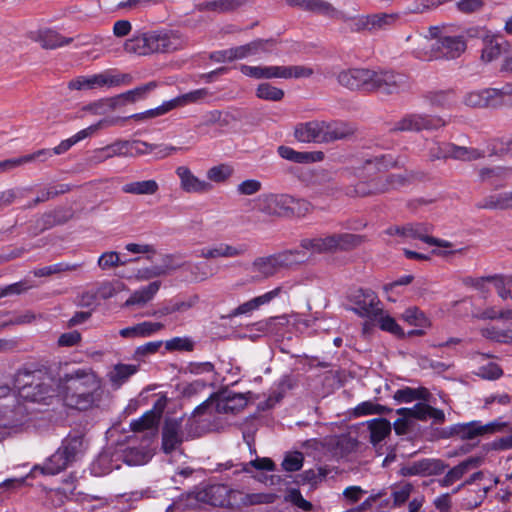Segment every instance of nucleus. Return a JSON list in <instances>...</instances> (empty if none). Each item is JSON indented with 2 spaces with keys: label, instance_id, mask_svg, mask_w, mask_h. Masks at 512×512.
Here are the masks:
<instances>
[{
  "label": "nucleus",
  "instance_id": "obj_5",
  "mask_svg": "<svg viewBox=\"0 0 512 512\" xmlns=\"http://www.w3.org/2000/svg\"><path fill=\"white\" fill-rule=\"evenodd\" d=\"M20 398L9 386H0V428H14L24 423L28 411Z\"/></svg>",
  "mask_w": 512,
  "mask_h": 512
},
{
  "label": "nucleus",
  "instance_id": "obj_63",
  "mask_svg": "<svg viewBox=\"0 0 512 512\" xmlns=\"http://www.w3.org/2000/svg\"><path fill=\"white\" fill-rule=\"evenodd\" d=\"M124 264L125 262L121 261L119 254L114 251L105 252L98 259V266L102 270H107Z\"/></svg>",
  "mask_w": 512,
  "mask_h": 512
},
{
  "label": "nucleus",
  "instance_id": "obj_53",
  "mask_svg": "<svg viewBox=\"0 0 512 512\" xmlns=\"http://www.w3.org/2000/svg\"><path fill=\"white\" fill-rule=\"evenodd\" d=\"M256 96L263 100L281 101L284 97V91L265 82L258 85Z\"/></svg>",
  "mask_w": 512,
  "mask_h": 512
},
{
  "label": "nucleus",
  "instance_id": "obj_59",
  "mask_svg": "<svg viewBox=\"0 0 512 512\" xmlns=\"http://www.w3.org/2000/svg\"><path fill=\"white\" fill-rule=\"evenodd\" d=\"M381 330L389 332L397 337H405L404 330L397 324L396 320L389 316H382L381 314L375 319Z\"/></svg>",
  "mask_w": 512,
  "mask_h": 512
},
{
  "label": "nucleus",
  "instance_id": "obj_33",
  "mask_svg": "<svg viewBox=\"0 0 512 512\" xmlns=\"http://www.w3.org/2000/svg\"><path fill=\"white\" fill-rule=\"evenodd\" d=\"M63 453L69 457L71 463L78 461L85 451L84 436L79 433L69 434L60 446Z\"/></svg>",
  "mask_w": 512,
  "mask_h": 512
},
{
  "label": "nucleus",
  "instance_id": "obj_19",
  "mask_svg": "<svg viewBox=\"0 0 512 512\" xmlns=\"http://www.w3.org/2000/svg\"><path fill=\"white\" fill-rule=\"evenodd\" d=\"M396 413L400 416L410 420L411 418L420 421H426L432 418L436 423H443L445 421V414L442 410L434 408L427 403L419 402L412 408H399Z\"/></svg>",
  "mask_w": 512,
  "mask_h": 512
},
{
  "label": "nucleus",
  "instance_id": "obj_51",
  "mask_svg": "<svg viewBox=\"0 0 512 512\" xmlns=\"http://www.w3.org/2000/svg\"><path fill=\"white\" fill-rule=\"evenodd\" d=\"M397 19L396 14L378 13L369 15L370 32L384 30L392 26Z\"/></svg>",
  "mask_w": 512,
  "mask_h": 512
},
{
  "label": "nucleus",
  "instance_id": "obj_38",
  "mask_svg": "<svg viewBox=\"0 0 512 512\" xmlns=\"http://www.w3.org/2000/svg\"><path fill=\"white\" fill-rule=\"evenodd\" d=\"M160 286V281L151 282L147 286L132 293L131 296L126 300L125 305L131 306L146 304L147 302L153 299L155 294L158 292Z\"/></svg>",
  "mask_w": 512,
  "mask_h": 512
},
{
  "label": "nucleus",
  "instance_id": "obj_41",
  "mask_svg": "<svg viewBox=\"0 0 512 512\" xmlns=\"http://www.w3.org/2000/svg\"><path fill=\"white\" fill-rule=\"evenodd\" d=\"M123 193L133 195H153L159 190V185L155 180H143L129 182L122 186Z\"/></svg>",
  "mask_w": 512,
  "mask_h": 512
},
{
  "label": "nucleus",
  "instance_id": "obj_34",
  "mask_svg": "<svg viewBox=\"0 0 512 512\" xmlns=\"http://www.w3.org/2000/svg\"><path fill=\"white\" fill-rule=\"evenodd\" d=\"M240 71L248 77L255 79H272L283 78V66H249L246 64L240 65Z\"/></svg>",
  "mask_w": 512,
  "mask_h": 512
},
{
  "label": "nucleus",
  "instance_id": "obj_15",
  "mask_svg": "<svg viewBox=\"0 0 512 512\" xmlns=\"http://www.w3.org/2000/svg\"><path fill=\"white\" fill-rule=\"evenodd\" d=\"M445 125L438 116L424 114H408L397 121L391 131L420 132L422 130H435Z\"/></svg>",
  "mask_w": 512,
  "mask_h": 512
},
{
  "label": "nucleus",
  "instance_id": "obj_49",
  "mask_svg": "<svg viewBox=\"0 0 512 512\" xmlns=\"http://www.w3.org/2000/svg\"><path fill=\"white\" fill-rule=\"evenodd\" d=\"M132 81H133V77L129 73L112 74L110 72H105V73L99 74L100 87H102V86L116 87V86H120V85H128Z\"/></svg>",
  "mask_w": 512,
  "mask_h": 512
},
{
  "label": "nucleus",
  "instance_id": "obj_57",
  "mask_svg": "<svg viewBox=\"0 0 512 512\" xmlns=\"http://www.w3.org/2000/svg\"><path fill=\"white\" fill-rule=\"evenodd\" d=\"M97 87H100L99 74L90 77L80 76L68 83L70 90H90Z\"/></svg>",
  "mask_w": 512,
  "mask_h": 512
},
{
  "label": "nucleus",
  "instance_id": "obj_45",
  "mask_svg": "<svg viewBox=\"0 0 512 512\" xmlns=\"http://www.w3.org/2000/svg\"><path fill=\"white\" fill-rule=\"evenodd\" d=\"M407 233V238L418 239L426 244L431 239V233L433 231V225L426 222L421 223H408L404 229Z\"/></svg>",
  "mask_w": 512,
  "mask_h": 512
},
{
  "label": "nucleus",
  "instance_id": "obj_37",
  "mask_svg": "<svg viewBox=\"0 0 512 512\" xmlns=\"http://www.w3.org/2000/svg\"><path fill=\"white\" fill-rule=\"evenodd\" d=\"M403 161L400 156H394L392 154H381L368 158L364 161L363 168L368 169L373 166L378 171H386L391 168H397L403 166Z\"/></svg>",
  "mask_w": 512,
  "mask_h": 512
},
{
  "label": "nucleus",
  "instance_id": "obj_27",
  "mask_svg": "<svg viewBox=\"0 0 512 512\" xmlns=\"http://www.w3.org/2000/svg\"><path fill=\"white\" fill-rule=\"evenodd\" d=\"M73 216L74 211L71 207L58 206L42 214L37 223L41 231H45L55 226L66 224Z\"/></svg>",
  "mask_w": 512,
  "mask_h": 512
},
{
  "label": "nucleus",
  "instance_id": "obj_32",
  "mask_svg": "<svg viewBox=\"0 0 512 512\" xmlns=\"http://www.w3.org/2000/svg\"><path fill=\"white\" fill-rule=\"evenodd\" d=\"M69 457H67L60 447L52 454L43 466H35L34 471L40 470L42 474L56 475L71 465Z\"/></svg>",
  "mask_w": 512,
  "mask_h": 512
},
{
  "label": "nucleus",
  "instance_id": "obj_18",
  "mask_svg": "<svg viewBox=\"0 0 512 512\" xmlns=\"http://www.w3.org/2000/svg\"><path fill=\"white\" fill-rule=\"evenodd\" d=\"M118 120L119 119H102V120L98 121L96 124H93L85 129L79 131L72 137L61 141L60 144L58 146H56L52 151L48 150L49 153H47V155L51 156L52 153L56 154V155L63 154L66 151H68L74 144L91 136L92 134H94L96 131H98L101 128L116 124ZM42 156H46V154H43Z\"/></svg>",
  "mask_w": 512,
  "mask_h": 512
},
{
  "label": "nucleus",
  "instance_id": "obj_17",
  "mask_svg": "<svg viewBox=\"0 0 512 512\" xmlns=\"http://www.w3.org/2000/svg\"><path fill=\"white\" fill-rule=\"evenodd\" d=\"M182 421L183 418L165 419L162 427V450L164 453H172L183 443Z\"/></svg>",
  "mask_w": 512,
  "mask_h": 512
},
{
  "label": "nucleus",
  "instance_id": "obj_6",
  "mask_svg": "<svg viewBox=\"0 0 512 512\" xmlns=\"http://www.w3.org/2000/svg\"><path fill=\"white\" fill-rule=\"evenodd\" d=\"M362 242L363 237L360 235L342 233L326 237L305 238L301 240L300 247L316 253H325L337 249L348 250L359 246Z\"/></svg>",
  "mask_w": 512,
  "mask_h": 512
},
{
  "label": "nucleus",
  "instance_id": "obj_9",
  "mask_svg": "<svg viewBox=\"0 0 512 512\" xmlns=\"http://www.w3.org/2000/svg\"><path fill=\"white\" fill-rule=\"evenodd\" d=\"M158 87V83L156 81H150L144 85L136 87L132 90L121 93L115 97H111L105 100H101L92 104L87 105L84 109L86 111H91L96 114H101L104 112V107H109L110 109H115L119 106L125 105L127 103H134L138 100L146 98L147 94Z\"/></svg>",
  "mask_w": 512,
  "mask_h": 512
},
{
  "label": "nucleus",
  "instance_id": "obj_31",
  "mask_svg": "<svg viewBox=\"0 0 512 512\" xmlns=\"http://www.w3.org/2000/svg\"><path fill=\"white\" fill-rule=\"evenodd\" d=\"M508 48V42L500 36L486 37L483 40L481 58L485 62H491L505 53Z\"/></svg>",
  "mask_w": 512,
  "mask_h": 512
},
{
  "label": "nucleus",
  "instance_id": "obj_44",
  "mask_svg": "<svg viewBox=\"0 0 512 512\" xmlns=\"http://www.w3.org/2000/svg\"><path fill=\"white\" fill-rule=\"evenodd\" d=\"M208 94L209 92L205 88L197 89L167 101L166 106L168 108V111H171L177 107H181L186 104L195 103L199 100H202L205 97H207Z\"/></svg>",
  "mask_w": 512,
  "mask_h": 512
},
{
  "label": "nucleus",
  "instance_id": "obj_55",
  "mask_svg": "<svg viewBox=\"0 0 512 512\" xmlns=\"http://www.w3.org/2000/svg\"><path fill=\"white\" fill-rule=\"evenodd\" d=\"M487 281H494L498 295L502 299H512V276H488Z\"/></svg>",
  "mask_w": 512,
  "mask_h": 512
},
{
  "label": "nucleus",
  "instance_id": "obj_1",
  "mask_svg": "<svg viewBox=\"0 0 512 512\" xmlns=\"http://www.w3.org/2000/svg\"><path fill=\"white\" fill-rule=\"evenodd\" d=\"M57 389L66 406L78 411L100 408L107 396L102 380L91 368L73 369L59 376Z\"/></svg>",
  "mask_w": 512,
  "mask_h": 512
},
{
  "label": "nucleus",
  "instance_id": "obj_48",
  "mask_svg": "<svg viewBox=\"0 0 512 512\" xmlns=\"http://www.w3.org/2000/svg\"><path fill=\"white\" fill-rule=\"evenodd\" d=\"M486 156V152L484 150L473 148V147H465L454 144V152L453 159L459 161H476L479 159H483Z\"/></svg>",
  "mask_w": 512,
  "mask_h": 512
},
{
  "label": "nucleus",
  "instance_id": "obj_28",
  "mask_svg": "<svg viewBox=\"0 0 512 512\" xmlns=\"http://www.w3.org/2000/svg\"><path fill=\"white\" fill-rule=\"evenodd\" d=\"M356 129L347 122L324 121V143L344 140L354 135Z\"/></svg>",
  "mask_w": 512,
  "mask_h": 512
},
{
  "label": "nucleus",
  "instance_id": "obj_36",
  "mask_svg": "<svg viewBox=\"0 0 512 512\" xmlns=\"http://www.w3.org/2000/svg\"><path fill=\"white\" fill-rule=\"evenodd\" d=\"M304 250H286L273 254L278 271L282 268H291L305 263L308 257Z\"/></svg>",
  "mask_w": 512,
  "mask_h": 512
},
{
  "label": "nucleus",
  "instance_id": "obj_4",
  "mask_svg": "<svg viewBox=\"0 0 512 512\" xmlns=\"http://www.w3.org/2000/svg\"><path fill=\"white\" fill-rule=\"evenodd\" d=\"M185 41L176 30H152L128 39L124 50L128 53L146 56L154 53H172L182 49Z\"/></svg>",
  "mask_w": 512,
  "mask_h": 512
},
{
  "label": "nucleus",
  "instance_id": "obj_3",
  "mask_svg": "<svg viewBox=\"0 0 512 512\" xmlns=\"http://www.w3.org/2000/svg\"><path fill=\"white\" fill-rule=\"evenodd\" d=\"M14 386L19 396L27 401L49 404L56 395L57 381L47 368L19 369L14 376Z\"/></svg>",
  "mask_w": 512,
  "mask_h": 512
},
{
  "label": "nucleus",
  "instance_id": "obj_60",
  "mask_svg": "<svg viewBox=\"0 0 512 512\" xmlns=\"http://www.w3.org/2000/svg\"><path fill=\"white\" fill-rule=\"evenodd\" d=\"M304 456L303 453L296 451L287 453L283 462L282 467L285 471L295 472L299 471L303 466Z\"/></svg>",
  "mask_w": 512,
  "mask_h": 512
},
{
  "label": "nucleus",
  "instance_id": "obj_24",
  "mask_svg": "<svg viewBox=\"0 0 512 512\" xmlns=\"http://www.w3.org/2000/svg\"><path fill=\"white\" fill-rule=\"evenodd\" d=\"M248 249L249 246L245 243L235 246L227 243H219L216 246L202 249L201 257L205 259L235 258L243 256Z\"/></svg>",
  "mask_w": 512,
  "mask_h": 512
},
{
  "label": "nucleus",
  "instance_id": "obj_16",
  "mask_svg": "<svg viewBox=\"0 0 512 512\" xmlns=\"http://www.w3.org/2000/svg\"><path fill=\"white\" fill-rule=\"evenodd\" d=\"M373 70L363 68H353L341 71L338 74V83L350 90H363L372 92L371 81L373 80Z\"/></svg>",
  "mask_w": 512,
  "mask_h": 512
},
{
  "label": "nucleus",
  "instance_id": "obj_10",
  "mask_svg": "<svg viewBox=\"0 0 512 512\" xmlns=\"http://www.w3.org/2000/svg\"><path fill=\"white\" fill-rule=\"evenodd\" d=\"M372 78V92L392 95L408 91L411 87L406 75L394 71H373Z\"/></svg>",
  "mask_w": 512,
  "mask_h": 512
},
{
  "label": "nucleus",
  "instance_id": "obj_26",
  "mask_svg": "<svg viewBox=\"0 0 512 512\" xmlns=\"http://www.w3.org/2000/svg\"><path fill=\"white\" fill-rule=\"evenodd\" d=\"M247 404L248 399L245 394L225 391L220 394L216 402V411L236 414L243 410Z\"/></svg>",
  "mask_w": 512,
  "mask_h": 512
},
{
  "label": "nucleus",
  "instance_id": "obj_39",
  "mask_svg": "<svg viewBox=\"0 0 512 512\" xmlns=\"http://www.w3.org/2000/svg\"><path fill=\"white\" fill-rule=\"evenodd\" d=\"M251 269L257 273L258 279H267L274 276L277 272V266L273 255L258 257L252 262Z\"/></svg>",
  "mask_w": 512,
  "mask_h": 512
},
{
  "label": "nucleus",
  "instance_id": "obj_12",
  "mask_svg": "<svg viewBox=\"0 0 512 512\" xmlns=\"http://www.w3.org/2000/svg\"><path fill=\"white\" fill-rule=\"evenodd\" d=\"M288 194L264 193L253 201V209L268 218L286 217Z\"/></svg>",
  "mask_w": 512,
  "mask_h": 512
},
{
  "label": "nucleus",
  "instance_id": "obj_14",
  "mask_svg": "<svg viewBox=\"0 0 512 512\" xmlns=\"http://www.w3.org/2000/svg\"><path fill=\"white\" fill-rule=\"evenodd\" d=\"M351 301L355 305L352 310L360 317L376 319L383 312L378 296L371 289L356 290Z\"/></svg>",
  "mask_w": 512,
  "mask_h": 512
},
{
  "label": "nucleus",
  "instance_id": "obj_22",
  "mask_svg": "<svg viewBox=\"0 0 512 512\" xmlns=\"http://www.w3.org/2000/svg\"><path fill=\"white\" fill-rule=\"evenodd\" d=\"M165 407L166 399L159 398L151 410L145 412L140 418L131 421L130 429L133 432H142L156 427Z\"/></svg>",
  "mask_w": 512,
  "mask_h": 512
},
{
  "label": "nucleus",
  "instance_id": "obj_52",
  "mask_svg": "<svg viewBox=\"0 0 512 512\" xmlns=\"http://www.w3.org/2000/svg\"><path fill=\"white\" fill-rule=\"evenodd\" d=\"M288 203L286 204V217L305 216L311 209V204L304 199H297L289 195Z\"/></svg>",
  "mask_w": 512,
  "mask_h": 512
},
{
  "label": "nucleus",
  "instance_id": "obj_25",
  "mask_svg": "<svg viewBox=\"0 0 512 512\" xmlns=\"http://www.w3.org/2000/svg\"><path fill=\"white\" fill-rule=\"evenodd\" d=\"M295 138L301 142L324 143V121H309L296 126Z\"/></svg>",
  "mask_w": 512,
  "mask_h": 512
},
{
  "label": "nucleus",
  "instance_id": "obj_8",
  "mask_svg": "<svg viewBox=\"0 0 512 512\" xmlns=\"http://www.w3.org/2000/svg\"><path fill=\"white\" fill-rule=\"evenodd\" d=\"M510 97H512V84L507 83L501 88L469 92L464 97V103L473 108H497L508 104Z\"/></svg>",
  "mask_w": 512,
  "mask_h": 512
},
{
  "label": "nucleus",
  "instance_id": "obj_11",
  "mask_svg": "<svg viewBox=\"0 0 512 512\" xmlns=\"http://www.w3.org/2000/svg\"><path fill=\"white\" fill-rule=\"evenodd\" d=\"M409 178L401 174H389L384 178H378L369 183H359L355 191L359 196L386 193L409 184Z\"/></svg>",
  "mask_w": 512,
  "mask_h": 512
},
{
  "label": "nucleus",
  "instance_id": "obj_46",
  "mask_svg": "<svg viewBox=\"0 0 512 512\" xmlns=\"http://www.w3.org/2000/svg\"><path fill=\"white\" fill-rule=\"evenodd\" d=\"M454 144L450 142H434L428 150L430 161L453 159Z\"/></svg>",
  "mask_w": 512,
  "mask_h": 512
},
{
  "label": "nucleus",
  "instance_id": "obj_58",
  "mask_svg": "<svg viewBox=\"0 0 512 512\" xmlns=\"http://www.w3.org/2000/svg\"><path fill=\"white\" fill-rule=\"evenodd\" d=\"M80 264L57 263L50 266L42 267L34 271L36 277H45L64 271H73L80 267Z\"/></svg>",
  "mask_w": 512,
  "mask_h": 512
},
{
  "label": "nucleus",
  "instance_id": "obj_29",
  "mask_svg": "<svg viewBox=\"0 0 512 512\" xmlns=\"http://www.w3.org/2000/svg\"><path fill=\"white\" fill-rule=\"evenodd\" d=\"M281 291L282 287H276L275 289L266 292L263 295L257 296L232 310L228 317L232 318L239 315L248 314L258 309L260 306L272 301L274 298L280 295Z\"/></svg>",
  "mask_w": 512,
  "mask_h": 512
},
{
  "label": "nucleus",
  "instance_id": "obj_20",
  "mask_svg": "<svg viewBox=\"0 0 512 512\" xmlns=\"http://www.w3.org/2000/svg\"><path fill=\"white\" fill-rule=\"evenodd\" d=\"M484 462L483 456H470L447 471L445 476L438 480L441 487H449L472 469L480 467Z\"/></svg>",
  "mask_w": 512,
  "mask_h": 512
},
{
  "label": "nucleus",
  "instance_id": "obj_30",
  "mask_svg": "<svg viewBox=\"0 0 512 512\" xmlns=\"http://www.w3.org/2000/svg\"><path fill=\"white\" fill-rule=\"evenodd\" d=\"M32 39L39 42L44 49H56L73 42V38L64 37L52 29L39 30Z\"/></svg>",
  "mask_w": 512,
  "mask_h": 512
},
{
  "label": "nucleus",
  "instance_id": "obj_50",
  "mask_svg": "<svg viewBox=\"0 0 512 512\" xmlns=\"http://www.w3.org/2000/svg\"><path fill=\"white\" fill-rule=\"evenodd\" d=\"M425 98L435 106L446 107L455 101V92L453 89L429 91Z\"/></svg>",
  "mask_w": 512,
  "mask_h": 512
},
{
  "label": "nucleus",
  "instance_id": "obj_62",
  "mask_svg": "<svg viewBox=\"0 0 512 512\" xmlns=\"http://www.w3.org/2000/svg\"><path fill=\"white\" fill-rule=\"evenodd\" d=\"M232 173L233 169L229 165L220 164L211 167L207 171V177L210 181L213 182H224L232 175Z\"/></svg>",
  "mask_w": 512,
  "mask_h": 512
},
{
  "label": "nucleus",
  "instance_id": "obj_35",
  "mask_svg": "<svg viewBox=\"0 0 512 512\" xmlns=\"http://www.w3.org/2000/svg\"><path fill=\"white\" fill-rule=\"evenodd\" d=\"M291 7L318 13L325 16H332L335 13L334 7L324 0H286Z\"/></svg>",
  "mask_w": 512,
  "mask_h": 512
},
{
  "label": "nucleus",
  "instance_id": "obj_56",
  "mask_svg": "<svg viewBox=\"0 0 512 512\" xmlns=\"http://www.w3.org/2000/svg\"><path fill=\"white\" fill-rule=\"evenodd\" d=\"M403 319L410 325L417 327H428L430 322L425 314L417 307H410L402 315Z\"/></svg>",
  "mask_w": 512,
  "mask_h": 512
},
{
  "label": "nucleus",
  "instance_id": "obj_54",
  "mask_svg": "<svg viewBox=\"0 0 512 512\" xmlns=\"http://www.w3.org/2000/svg\"><path fill=\"white\" fill-rule=\"evenodd\" d=\"M47 153H49V151H46V149H42L33 154L25 155V156L15 158V159H8V160L0 161V173L14 169L24 163L31 162V161L41 157V155L47 154Z\"/></svg>",
  "mask_w": 512,
  "mask_h": 512
},
{
  "label": "nucleus",
  "instance_id": "obj_23",
  "mask_svg": "<svg viewBox=\"0 0 512 512\" xmlns=\"http://www.w3.org/2000/svg\"><path fill=\"white\" fill-rule=\"evenodd\" d=\"M274 39H256L245 45L233 47L234 61L241 60L261 53L268 54L275 47Z\"/></svg>",
  "mask_w": 512,
  "mask_h": 512
},
{
  "label": "nucleus",
  "instance_id": "obj_40",
  "mask_svg": "<svg viewBox=\"0 0 512 512\" xmlns=\"http://www.w3.org/2000/svg\"><path fill=\"white\" fill-rule=\"evenodd\" d=\"M137 371V365L119 363L113 367L108 376L111 384L114 387L119 388Z\"/></svg>",
  "mask_w": 512,
  "mask_h": 512
},
{
  "label": "nucleus",
  "instance_id": "obj_64",
  "mask_svg": "<svg viewBox=\"0 0 512 512\" xmlns=\"http://www.w3.org/2000/svg\"><path fill=\"white\" fill-rule=\"evenodd\" d=\"M413 490L411 483H404L392 492L394 506H400L404 504L408 499Z\"/></svg>",
  "mask_w": 512,
  "mask_h": 512
},
{
  "label": "nucleus",
  "instance_id": "obj_42",
  "mask_svg": "<svg viewBox=\"0 0 512 512\" xmlns=\"http://www.w3.org/2000/svg\"><path fill=\"white\" fill-rule=\"evenodd\" d=\"M370 442L374 445L383 441L391 433V424L385 418H377L368 422Z\"/></svg>",
  "mask_w": 512,
  "mask_h": 512
},
{
  "label": "nucleus",
  "instance_id": "obj_13",
  "mask_svg": "<svg viewBox=\"0 0 512 512\" xmlns=\"http://www.w3.org/2000/svg\"><path fill=\"white\" fill-rule=\"evenodd\" d=\"M508 423L492 421L485 425L480 421H471L468 423H459L450 427L451 436H459L463 440H471L485 434H493L502 431Z\"/></svg>",
  "mask_w": 512,
  "mask_h": 512
},
{
  "label": "nucleus",
  "instance_id": "obj_47",
  "mask_svg": "<svg viewBox=\"0 0 512 512\" xmlns=\"http://www.w3.org/2000/svg\"><path fill=\"white\" fill-rule=\"evenodd\" d=\"M245 0H213L201 5V10L215 11L219 13L234 11L241 7Z\"/></svg>",
  "mask_w": 512,
  "mask_h": 512
},
{
  "label": "nucleus",
  "instance_id": "obj_21",
  "mask_svg": "<svg viewBox=\"0 0 512 512\" xmlns=\"http://www.w3.org/2000/svg\"><path fill=\"white\" fill-rule=\"evenodd\" d=\"M176 175L180 179V187L186 193H207L212 190L211 183L196 177L187 166H179Z\"/></svg>",
  "mask_w": 512,
  "mask_h": 512
},
{
  "label": "nucleus",
  "instance_id": "obj_43",
  "mask_svg": "<svg viewBox=\"0 0 512 512\" xmlns=\"http://www.w3.org/2000/svg\"><path fill=\"white\" fill-rule=\"evenodd\" d=\"M477 207L481 209H512L509 192L489 195L477 204Z\"/></svg>",
  "mask_w": 512,
  "mask_h": 512
},
{
  "label": "nucleus",
  "instance_id": "obj_7",
  "mask_svg": "<svg viewBox=\"0 0 512 512\" xmlns=\"http://www.w3.org/2000/svg\"><path fill=\"white\" fill-rule=\"evenodd\" d=\"M154 148V145L141 141H117L96 149L90 161L99 164L113 157H137L152 152Z\"/></svg>",
  "mask_w": 512,
  "mask_h": 512
},
{
  "label": "nucleus",
  "instance_id": "obj_2",
  "mask_svg": "<svg viewBox=\"0 0 512 512\" xmlns=\"http://www.w3.org/2000/svg\"><path fill=\"white\" fill-rule=\"evenodd\" d=\"M429 36L417 35L413 38L409 35L406 41L413 40V53L417 58L432 59H456L464 53L467 44L461 35H448L439 27H430Z\"/></svg>",
  "mask_w": 512,
  "mask_h": 512
},
{
  "label": "nucleus",
  "instance_id": "obj_61",
  "mask_svg": "<svg viewBox=\"0 0 512 512\" xmlns=\"http://www.w3.org/2000/svg\"><path fill=\"white\" fill-rule=\"evenodd\" d=\"M168 351H193L194 342L188 337H174L165 342Z\"/></svg>",
  "mask_w": 512,
  "mask_h": 512
}]
</instances>
